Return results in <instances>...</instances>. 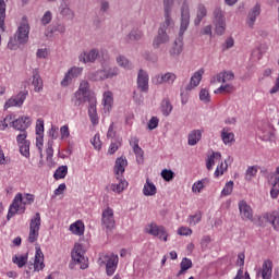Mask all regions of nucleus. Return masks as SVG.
<instances>
[{"instance_id": "nucleus-22", "label": "nucleus", "mask_w": 279, "mask_h": 279, "mask_svg": "<svg viewBox=\"0 0 279 279\" xmlns=\"http://www.w3.org/2000/svg\"><path fill=\"white\" fill-rule=\"evenodd\" d=\"M71 256L74 265H82V262L84 260V248L82 244L74 245V248L71 252Z\"/></svg>"}, {"instance_id": "nucleus-33", "label": "nucleus", "mask_w": 279, "mask_h": 279, "mask_svg": "<svg viewBox=\"0 0 279 279\" xmlns=\"http://www.w3.org/2000/svg\"><path fill=\"white\" fill-rule=\"evenodd\" d=\"M70 232L76 234V236H82L84 234V222L82 220L75 221L70 226Z\"/></svg>"}, {"instance_id": "nucleus-51", "label": "nucleus", "mask_w": 279, "mask_h": 279, "mask_svg": "<svg viewBox=\"0 0 279 279\" xmlns=\"http://www.w3.org/2000/svg\"><path fill=\"white\" fill-rule=\"evenodd\" d=\"M199 99L201 101H204V104H210V93H208V89L206 88L201 89Z\"/></svg>"}, {"instance_id": "nucleus-32", "label": "nucleus", "mask_w": 279, "mask_h": 279, "mask_svg": "<svg viewBox=\"0 0 279 279\" xmlns=\"http://www.w3.org/2000/svg\"><path fill=\"white\" fill-rule=\"evenodd\" d=\"M208 14V10L206 9V5L199 4L196 11V17L194 20V25L197 27L201 25L202 21H204V17Z\"/></svg>"}, {"instance_id": "nucleus-29", "label": "nucleus", "mask_w": 279, "mask_h": 279, "mask_svg": "<svg viewBox=\"0 0 279 279\" xmlns=\"http://www.w3.org/2000/svg\"><path fill=\"white\" fill-rule=\"evenodd\" d=\"M33 81L32 84L34 86L35 93H40L43 90V77L40 76V71L38 69L33 70Z\"/></svg>"}, {"instance_id": "nucleus-12", "label": "nucleus", "mask_w": 279, "mask_h": 279, "mask_svg": "<svg viewBox=\"0 0 279 279\" xmlns=\"http://www.w3.org/2000/svg\"><path fill=\"white\" fill-rule=\"evenodd\" d=\"M102 226L106 228V230H114V211L112 208L108 207L102 211V217H101Z\"/></svg>"}, {"instance_id": "nucleus-44", "label": "nucleus", "mask_w": 279, "mask_h": 279, "mask_svg": "<svg viewBox=\"0 0 279 279\" xmlns=\"http://www.w3.org/2000/svg\"><path fill=\"white\" fill-rule=\"evenodd\" d=\"M258 173V166H250L245 172L246 182H252L253 178Z\"/></svg>"}, {"instance_id": "nucleus-27", "label": "nucleus", "mask_w": 279, "mask_h": 279, "mask_svg": "<svg viewBox=\"0 0 279 279\" xmlns=\"http://www.w3.org/2000/svg\"><path fill=\"white\" fill-rule=\"evenodd\" d=\"M132 143H133V151L136 156V162H137V165H143V162L145 160V157H144L145 151H143V148H141L138 146V138L133 137Z\"/></svg>"}, {"instance_id": "nucleus-20", "label": "nucleus", "mask_w": 279, "mask_h": 279, "mask_svg": "<svg viewBox=\"0 0 279 279\" xmlns=\"http://www.w3.org/2000/svg\"><path fill=\"white\" fill-rule=\"evenodd\" d=\"M239 210L243 221H252V218L254 217V213L252 211V207L247 205V202L241 201L239 203Z\"/></svg>"}, {"instance_id": "nucleus-21", "label": "nucleus", "mask_w": 279, "mask_h": 279, "mask_svg": "<svg viewBox=\"0 0 279 279\" xmlns=\"http://www.w3.org/2000/svg\"><path fill=\"white\" fill-rule=\"evenodd\" d=\"M175 80H178L175 73L167 72L165 74H158L155 77V84H168L169 86H171L173 82H175Z\"/></svg>"}, {"instance_id": "nucleus-39", "label": "nucleus", "mask_w": 279, "mask_h": 279, "mask_svg": "<svg viewBox=\"0 0 279 279\" xmlns=\"http://www.w3.org/2000/svg\"><path fill=\"white\" fill-rule=\"evenodd\" d=\"M0 29L5 32V1L0 0Z\"/></svg>"}, {"instance_id": "nucleus-31", "label": "nucleus", "mask_w": 279, "mask_h": 279, "mask_svg": "<svg viewBox=\"0 0 279 279\" xmlns=\"http://www.w3.org/2000/svg\"><path fill=\"white\" fill-rule=\"evenodd\" d=\"M158 190L156 189V185L149 181V179H146V183L144 184L143 187V194L145 197H154Z\"/></svg>"}, {"instance_id": "nucleus-52", "label": "nucleus", "mask_w": 279, "mask_h": 279, "mask_svg": "<svg viewBox=\"0 0 279 279\" xmlns=\"http://www.w3.org/2000/svg\"><path fill=\"white\" fill-rule=\"evenodd\" d=\"M20 153L25 158H29V142H24L23 144H20Z\"/></svg>"}, {"instance_id": "nucleus-24", "label": "nucleus", "mask_w": 279, "mask_h": 279, "mask_svg": "<svg viewBox=\"0 0 279 279\" xmlns=\"http://www.w3.org/2000/svg\"><path fill=\"white\" fill-rule=\"evenodd\" d=\"M169 43V34L158 31L157 36L153 40L154 49H160V45H167Z\"/></svg>"}, {"instance_id": "nucleus-37", "label": "nucleus", "mask_w": 279, "mask_h": 279, "mask_svg": "<svg viewBox=\"0 0 279 279\" xmlns=\"http://www.w3.org/2000/svg\"><path fill=\"white\" fill-rule=\"evenodd\" d=\"M60 14L66 21H73V19H75V11L71 10V8H69L66 4L60 8Z\"/></svg>"}, {"instance_id": "nucleus-63", "label": "nucleus", "mask_w": 279, "mask_h": 279, "mask_svg": "<svg viewBox=\"0 0 279 279\" xmlns=\"http://www.w3.org/2000/svg\"><path fill=\"white\" fill-rule=\"evenodd\" d=\"M203 189H204V184L201 181H197L192 185L193 193H202Z\"/></svg>"}, {"instance_id": "nucleus-2", "label": "nucleus", "mask_w": 279, "mask_h": 279, "mask_svg": "<svg viewBox=\"0 0 279 279\" xmlns=\"http://www.w3.org/2000/svg\"><path fill=\"white\" fill-rule=\"evenodd\" d=\"M72 101L74 106H82V104H86V101H88V117L93 125H97L99 123V118L97 117V98H95L93 94H86L77 90L75 92Z\"/></svg>"}, {"instance_id": "nucleus-8", "label": "nucleus", "mask_w": 279, "mask_h": 279, "mask_svg": "<svg viewBox=\"0 0 279 279\" xmlns=\"http://www.w3.org/2000/svg\"><path fill=\"white\" fill-rule=\"evenodd\" d=\"M214 25L217 36H223L226 34V15L219 7L214 9Z\"/></svg>"}, {"instance_id": "nucleus-45", "label": "nucleus", "mask_w": 279, "mask_h": 279, "mask_svg": "<svg viewBox=\"0 0 279 279\" xmlns=\"http://www.w3.org/2000/svg\"><path fill=\"white\" fill-rule=\"evenodd\" d=\"M232 191H234V181H229L226 183L221 191V197H228V195H232Z\"/></svg>"}, {"instance_id": "nucleus-35", "label": "nucleus", "mask_w": 279, "mask_h": 279, "mask_svg": "<svg viewBox=\"0 0 279 279\" xmlns=\"http://www.w3.org/2000/svg\"><path fill=\"white\" fill-rule=\"evenodd\" d=\"M181 269L177 274L178 277L183 276V274H186L191 267H193V262L189 259L187 257H184L180 263Z\"/></svg>"}, {"instance_id": "nucleus-46", "label": "nucleus", "mask_w": 279, "mask_h": 279, "mask_svg": "<svg viewBox=\"0 0 279 279\" xmlns=\"http://www.w3.org/2000/svg\"><path fill=\"white\" fill-rule=\"evenodd\" d=\"M28 254L29 253H26L25 255H22V256H14L13 257V263L15 265H17V267H25V265H27V258H28Z\"/></svg>"}, {"instance_id": "nucleus-16", "label": "nucleus", "mask_w": 279, "mask_h": 279, "mask_svg": "<svg viewBox=\"0 0 279 279\" xmlns=\"http://www.w3.org/2000/svg\"><path fill=\"white\" fill-rule=\"evenodd\" d=\"M143 31L138 27H133L124 37L128 45H133V43H138L143 40Z\"/></svg>"}, {"instance_id": "nucleus-30", "label": "nucleus", "mask_w": 279, "mask_h": 279, "mask_svg": "<svg viewBox=\"0 0 279 279\" xmlns=\"http://www.w3.org/2000/svg\"><path fill=\"white\" fill-rule=\"evenodd\" d=\"M202 141V131L201 130H193L187 135V145L191 147L195 146L196 143Z\"/></svg>"}, {"instance_id": "nucleus-42", "label": "nucleus", "mask_w": 279, "mask_h": 279, "mask_svg": "<svg viewBox=\"0 0 279 279\" xmlns=\"http://www.w3.org/2000/svg\"><path fill=\"white\" fill-rule=\"evenodd\" d=\"M117 64H119V66H121L122 69H132V63L130 62V60H128V58H125V56L120 54L117 57L116 59Z\"/></svg>"}, {"instance_id": "nucleus-13", "label": "nucleus", "mask_w": 279, "mask_h": 279, "mask_svg": "<svg viewBox=\"0 0 279 279\" xmlns=\"http://www.w3.org/2000/svg\"><path fill=\"white\" fill-rule=\"evenodd\" d=\"M35 259L32 264L34 267V271H43L45 269V254L43 253V250L40 248V244L35 245Z\"/></svg>"}, {"instance_id": "nucleus-58", "label": "nucleus", "mask_w": 279, "mask_h": 279, "mask_svg": "<svg viewBox=\"0 0 279 279\" xmlns=\"http://www.w3.org/2000/svg\"><path fill=\"white\" fill-rule=\"evenodd\" d=\"M48 147L46 149V154H47V160H49V158H53V141L49 140L47 143Z\"/></svg>"}, {"instance_id": "nucleus-11", "label": "nucleus", "mask_w": 279, "mask_h": 279, "mask_svg": "<svg viewBox=\"0 0 279 279\" xmlns=\"http://www.w3.org/2000/svg\"><path fill=\"white\" fill-rule=\"evenodd\" d=\"M145 233L151 234V236H158L161 241H167V229L162 226H158L156 223H149L145 227Z\"/></svg>"}, {"instance_id": "nucleus-15", "label": "nucleus", "mask_w": 279, "mask_h": 279, "mask_svg": "<svg viewBox=\"0 0 279 279\" xmlns=\"http://www.w3.org/2000/svg\"><path fill=\"white\" fill-rule=\"evenodd\" d=\"M137 88L141 93H147L149 90V75L144 70L138 71Z\"/></svg>"}, {"instance_id": "nucleus-56", "label": "nucleus", "mask_w": 279, "mask_h": 279, "mask_svg": "<svg viewBox=\"0 0 279 279\" xmlns=\"http://www.w3.org/2000/svg\"><path fill=\"white\" fill-rule=\"evenodd\" d=\"M216 82H218L220 84H226V76H223V72H220V73L216 74L211 78L210 84H216Z\"/></svg>"}, {"instance_id": "nucleus-10", "label": "nucleus", "mask_w": 279, "mask_h": 279, "mask_svg": "<svg viewBox=\"0 0 279 279\" xmlns=\"http://www.w3.org/2000/svg\"><path fill=\"white\" fill-rule=\"evenodd\" d=\"M38 232H40V213H36L31 219L28 242L36 243L38 241Z\"/></svg>"}, {"instance_id": "nucleus-57", "label": "nucleus", "mask_w": 279, "mask_h": 279, "mask_svg": "<svg viewBox=\"0 0 279 279\" xmlns=\"http://www.w3.org/2000/svg\"><path fill=\"white\" fill-rule=\"evenodd\" d=\"M53 17V15L51 14V11H47L43 17H41V25H49V23H51V19Z\"/></svg>"}, {"instance_id": "nucleus-41", "label": "nucleus", "mask_w": 279, "mask_h": 279, "mask_svg": "<svg viewBox=\"0 0 279 279\" xmlns=\"http://www.w3.org/2000/svg\"><path fill=\"white\" fill-rule=\"evenodd\" d=\"M122 141L123 140L121 137H116L114 140H112L108 150V154H110V156H112L114 153L119 150V147H121Z\"/></svg>"}, {"instance_id": "nucleus-3", "label": "nucleus", "mask_w": 279, "mask_h": 279, "mask_svg": "<svg viewBox=\"0 0 279 279\" xmlns=\"http://www.w3.org/2000/svg\"><path fill=\"white\" fill-rule=\"evenodd\" d=\"M100 64L101 69L88 73L89 82H105V80H112L119 75V68L106 64V60H100Z\"/></svg>"}, {"instance_id": "nucleus-50", "label": "nucleus", "mask_w": 279, "mask_h": 279, "mask_svg": "<svg viewBox=\"0 0 279 279\" xmlns=\"http://www.w3.org/2000/svg\"><path fill=\"white\" fill-rule=\"evenodd\" d=\"M174 177H175V173L173 172V170L163 169V170L161 171V178H162L166 182H171V180H173Z\"/></svg>"}, {"instance_id": "nucleus-60", "label": "nucleus", "mask_w": 279, "mask_h": 279, "mask_svg": "<svg viewBox=\"0 0 279 279\" xmlns=\"http://www.w3.org/2000/svg\"><path fill=\"white\" fill-rule=\"evenodd\" d=\"M178 234H180L181 236H189V235L193 234V230H191V228H189V227H181L178 230Z\"/></svg>"}, {"instance_id": "nucleus-59", "label": "nucleus", "mask_w": 279, "mask_h": 279, "mask_svg": "<svg viewBox=\"0 0 279 279\" xmlns=\"http://www.w3.org/2000/svg\"><path fill=\"white\" fill-rule=\"evenodd\" d=\"M92 145L95 147V149H101V140L99 137V134H96L92 140H90Z\"/></svg>"}, {"instance_id": "nucleus-64", "label": "nucleus", "mask_w": 279, "mask_h": 279, "mask_svg": "<svg viewBox=\"0 0 279 279\" xmlns=\"http://www.w3.org/2000/svg\"><path fill=\"white\" fill-rule=\"evenodd\" d=\"M104 104L105 106H110V104H112V93L106 92L104 94Z\"/></svg>"}, {"instance_id": "nucleus-38", "label": "nucleus", "mask_w": 279, "mask_h": 279, "mask_svg": "<svg viewBox=\"0 0 279 279\" xmlns=\"http://www.w3.org/2000/svg\"><path fill=\"white\" fill-rule=\"evenodd\" d=\"M215 160H221V153H213L206 160V168L208 171H211L215 167Z\"/></svg>"}, {"instance_id": "nucleus-43", "label": "nucleus", "mask_w": 279, "mask_h": 279, "mask_svg": "<svg viewBox=\"0 0 279 279\" xmlns=\"http://www.w3.org/2000/svg\"><path fill=\"white\" fill-rule=\"evenodd\" d=\"M110 189L113 191V193H122V191L128 189V181L121 180L118 184H111Z\"/></svg>"}, {"instance_id": "nucleus-1", "label": "nucleus", "mask_w": 279, "mask_h": 279, "mask_svg": "<svg viewBox=\"0 0 279 279\" xmlns=\"http://www.w3.org/2000/svg\"><path fill=\"white\" fill-rule=\"evenodd\" d=\"M181 24L179 36L174 39L172 47L170 49V56L175 58V56H180L184 49V32L189 29V25L191 23V9L189 8V1L183 0L181 5Z\"/></svg>"}, {"instance_id": "nucleus-36", "label": "nucleus", "mask_w": 279, "mask_h": 279, "mask_svg": "<svg viewBox=\"0 0 279 279\" xmlns=\"http://www.w3.org/2000/svg\"><path fill=\"white\" fill-rule=\"evenodd\" d=\"M221 138L225 145H230V143H234V133L230 132V129L225 128L221 131Z\"/></svg>"}, {"instance_id": "nucleus-7", "label": "nucleus", "mask_w": 279, "mask_h": 279, "mask_svg": "<svg viewBox=\"0 0 279 279\" xmlns=\"http://www.w3.org/2000/svg\"><path fill=\"white\" fill-rule=\"evenodd\" d=\"M98 264L100 267H104L105 265L107 276H114V271H117L119 265V255L102 254L98 259Z\"/></svg>"}, {"instance_id": "nucleus-49", "label": "nucleus", "mask_w": 279, "mask_h": 279, "mask_svg": "<svg viewBox=\"0 0 279 279\" xmlns=\"http://www.w3.org/2000/svg\"><path fill=\"white\" fill-rule=\"evenodd\" d=\"M269 183L272 186L271 190H270V197H272V199H276L278 197V194H279V182L269 181Z\"/></svg>"}, {"instance_id": "nucleus-54", "label": "nucleus", "mask_w": 279, "mask_h": 279, "mask_svg": "<svg viewBox=\"0 0 279 279\" xmlns=\"http://www.w3.org/2000/svg\"><path fill=\"white\" fill-rule=\"evenodd\" d=\"M89 83L88 81H82L78 87V92L86 93L87 95H93V93L89 89Z\"/></svg>"}, {"instance_id": "nucleus-23", "label": "nucleus", "mask_w": 279, "mask_h": 279, "mask_svg": "<svg viewBox=\"0 0 279 279\" xmlns=\"http://www.w3.org/2000/svg\"><path fill=\"white\" fill-rule=\"evenodd\" d=\"M202 75H204V69H201L196 71L189 83V85L185 87L186 90H193V88H197L199 86V83L202 82Z\"/></svg>"}, {"instance_id": "nucleus-40", "label": "nucleus", "mask_w": 279, "mask_h": 279, "mask_svg": "<svg viewBox=\"0 0 279 279\" xmlns=\"http://www.w3.org/2000/svg\"><path fill=\"white\" fill-rule=\"evenodd\" d=\"M66 173H69V167L68 166H60L53 174L54 180H62L66 178Z\"/></svg>"}, {"instance_id": "nucleus-53", "label": "nucleus", "mask_w": 279, "mask_h": 279, "mask_svg": "<svg viewBox=\"0 0 279 279\" xmlns=\"http://www.w3.org/2000/svg\"><path fill=\"white\" fill-rule=\"evenodd\" d=\"M187 221H189L190 226H197V223H199V221H202V213L198 211L195 215L190 216Z\"/></svg>"}, {"instance_id": "nucleus-26", "label": "nucleus", "mask_w": 279, "mask_h": 279, "mask_svg": "<svg viewBox=\"0 0 279 279\" xmlns=\"http://www.w3.org/2000/svg\"><path fill=\"white\" fill-rule=\"evenodd\" d=\"M262 219L269 221V223L272 225L274 230H279V211L278 210L264 214Z\"/></svg>"}, {"instance_id": "nucleus-61", "label": "nucleus", "mask_w": 279, "mask_h": 279, "mask_svg": "<svg viewBox=\"0 0 279 279\" xmlns=\"http://www.w3.org/2000/svg\"><path fill=\"white\" fill-rule=\"evenodd\" d=\"M160 120H158V117H153L149 121H148V130H156V128H158V123Z\"/></svg>"}, {"instance_id": "nucleus-14", "label": "nucleus", "mask_w": 279, "mask_h": 279, "mask_svg": "<svg viewBox=\"0 0 279 279\" xmlns=\"http://www.w3.org/2000/svg\"><path fill=\"white\" fill-rule=\"evenodd\" d=\"M29 125H32V119L26 116L11 120V126H13L14 130H19L20 132H25Z\"/></svg>"}, {"instance_id": "nucleus-9", "label": "nucleus", "mask_w": 279, "mask_h": 279, "mask_svg": "<svg viewBox=\"0 0 279 279\" xmlns=\"http://www.w3.org/2000/svg\"><path fill=\"white\" fill-rule=\"evenodd\" d=\"M78 60L80 62H83V64H95V62H97V60H99V62H101V60H106V59H101V53L99 52V49L97 48H93L89 51H83L80 53L78 56Z\"/></svg>"}, {"instance_id": "nucleus-62", "label": "nucleus", "mask_w": 279, "mask_h": 279, "mask_svg": "<svg viewBox=\"0 0 279 279\" xmlns=\"http://www.w3.org/2000/svg\"><path fill=\"white\" fill-rule=\"evenodd\" d=\"M8 123L12 125V116H7L2 121H0V130H5V128H8Z\"/></svg>"}, {"instance_id": "nucleus-55", "label": "nucleus", "mask_w": 279, "mask_h": 279, "mask_svg": "<svg viewBox=\"0 0 279 279\" xmlns=\"http://www.w3.org/2000/svg\"><path fill=\"white\" fill-rule=\"evenodd\" d=\"M232 90V85L226 84L218 87L214 93L215 95H221V93H230Z\"/></svg>"}, {"instance_id": "nucleus-6", "label": "nucleus", "mask_w": 279, "mask_h": 279, "mask_svg": "<svg viewBox=\"0 0 279 279\" xmlns=\"http://www.w3.org/2000/svg\"><path fill=\"white\" fill-rule=\"evenodd\" d=\"M34 199L33 194H25V197H23V194L17 193L10 205L9 213L7 215L8 221H10L12 217L19 213V204H24V206H27L34 204Z\"/></svg>"}, {"instance_id": "nucleus-47", "label": "nucleus", "mask_w": 279, "mask_h": 279, "mask_svg": "<svg viewBox=\"0 0 279 279\" xmlns=\"http://www.w3.org/2000/svg\"><path fill=\"white\" fill-rule=\"evenodd\" d=\"M50 34H53L56 32H59V34H64L66 32V26L64 24H53L49 26Z\"/></svg>"}, {"instance_id": "nucleus-5", "label": "nucleus", "mask_w": 279, "mask_h": 279, "mask_svg": "<svg viewBox=\"0 0 279 279\" xmlns=\"http://www.w3.org/2000/svg\"><path fill=\"white\" fill-rule=\"evenodd\" d=\"M175 3H182V0H162L165 21L160 25L159 32L162 31L165 34H169V32H171V27H173V20L171 19V13L173 12V5H175Z\"/></svg>"}, {"instance_id": "nucleus-25", "label": "nucleus", "mask_w": 279, "mask_h": 279, "mask_svg": "<svg viewBox=\"0 0 279 279\" xmlns=\"http://www.w3.org/2000/svg\"><path fill=\"white\" fill-rule=\"evenodd\" d=\"M125 167H128V159H124L123 157L116 159L114 173L117 175V180L125 173Z\"/></svg>"}, {"instance_id": "nucleus-28", "label": "nucleus", "mask_w": 279, "mask_h": 279, "mask_svg": "<svg viewBox=\"0 0 279 279\" xmlns=\"http://www.w3.org/2000/svg\"><path fill=\"white\" fill-rule=\"evenodd\" d=\"M274 271V262L270 259H265L262 266V278L263 279H271V274Z\"/></svg>"}, {"instance_id": "nucleus-18", "label": "nucleus", "mask_w": 279, "mask_h": 279, "mask_svg": "<svg viewBox=\"0 0 279 279\" xmlns=\"http://www.w3.org/2000/svg\"><path fill=\"white\" fill-rule=\"evenodd\" d=\"M82 71H84V68H71L61 81V86H69L73 78L80 77V75H82Z\"/></svg>"}, {"instance_id": "nucleus-34", "label": "nucleus", "mask_w": 279, "mask_h": 279, "mask_svg": "<svg viewBox=\"0 0 279 279\" xmlns=\"http://www.w3.org/2000/svg\"><path fill=\"white\" fill-rule=\"evenodd\" d=\"M172 111H173V105H171V100H169V98H165L161 101V114L163 117H169V114H171Z\"/></svg>"}, {"instance_id": "nucleus-19", "label": "nucleus", "mask_w": 279, "mask_h": 279, "mask_svg": "<svg viewBox=\"0 0 279 279\" xmlns=\"http://www.w3.org/2000/svg\"><path fill=\"white\" fill-rule=\"evenodd\" d=\"M260 16V3H256L250 11L246 17V25L253 29L256 19Z\"/></svg>"}, {"instance_id": "nucleus-17", "label": "nucleus", "mask_w": 279, "mask_h": 279, "mask_svg": "<svg viewBox=\"0 0 279 279\" xmlns=\"http://www.w3.org/2000/svg\"><path fill=\"white\" fill-rule=\"evenodd\" d=\"M25 99H27V92H20L15 97L10 98L4 104V110H8V108H12L14 106H17L19 108H21V106H23Z\"/></svg>"}, {"instance_id": "nucleus-4", "label": "nucleus", "mask_w": 279, "mask_h": 279, "mask_svg": "<svg viewBox=\"0 0 279 279\" xmlns=\"http://www.w3.org/2000/svg\"><path fill=\"white\" fill-rule=\"evenodd\" d=\"M29 40V24L27 21L23 20L20 23L17 32L14 34V37H11L8 47L9 49L16 50L19 45H25Z\"/></svg>"}, {"instance_id": "nucleus-48", "label": "nucleus", "mask_w": 279, "mask_h": 279, "mask_svg": "<svg viewBox=\"0 0 279 279\" xmlns=\"http://www.w3.org/2000/svg\"><path fill=\"white\" fill-rule=\"evenodd\" d=\"M36 134L37 136H45V121L43 119L37 120Z\"/></svg>"}]
</instances>
